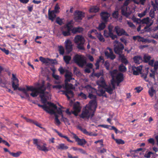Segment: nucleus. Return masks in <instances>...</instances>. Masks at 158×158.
Here are the masks:
<instances>
[{
  "instance_id": "nucleus-1",
  "label": "nucleus",
  "mask_w": 158,
  "mask_h": 158,
  "mask_svg": "<svg viewBox=\"0 0 158 158\" xmlns=\"http://www.w3.org/2000/svg\"><path fill=\"white\" fill-rule=\"evenodd\" d=\"M58 70L61 74H63L64 73H65V87L66 90L63 91L64 92L63 93L65 94L69 99L71 98L73 96V93L71 89H73L74 87L72 84L68 83V82H70L71 80H74V78L72 77L73 74L71 72L67 70H65L62 67L60 68Z\"/></svg>"
},
{
  "instance_id": "nucleus-2",
  "label": "nucleus",
  "mask_w": 158,
  "mask_h": 158,
  "mask_svg": "<svg viewBox=\"0 0 158 158\" xmlns=\"http://www.w3.org/2000/svg\"><path fill=\"white\" fill-rule=\"evenodd\" d=\"M12 76L13 77L12 86L14 90L18 89L19 90L22 91L24 94L27 98H29V95L27 92L28 91H30L32 92V93L30 94V95L33 97H36L37 96L38 92L35 87L31 86H26V89L24 88H19L18 80L15 77L14 74H13Z\"/></svg>"
},
{
  "instance_id": "nucleus-3",
  "label": "nucleus",
  "mask_w": 158,
  "mask_h": 158,
  "mask_svg": "<svg viewBox=\"0 0 158 158\" xmlns=\"http://www.w3.org/2000/svg\"><path fill=\"white\" fill-rule=\"evenodd\" d=\"M118 71L114 69L110 71V73L112 77L111 80V84L105 88L106 92L110 94L113 93V90L115 89V82H116L117 85H119V83L121 82L123 80V75L121 73H117Z\"/></svg>"
},
{
  "instance_id": "nucleus-4",
  "label": "nucleus",
  "mask_w": 158,
  "mask_h": 158,
  "mask_svg": "<svg viewBox=\"0 0 158 158\" xmlns=\"http://www.w3.org/2000/svg\"><path fill=\"white\" fill-rule=\"evenodd\" d=\"M97 107L96 101L91 100L83 109L81 114L80 115V117L87 119H88L89 118H92L94 115Z\"/></svg>"
},
{
  "instance_id": "nucleus-5",
  "label": "nucleus",
  "mask_w": 158,
  "mask_h": 158,
  "mask_svg": "<svg viewBox=\"0 0 158 158\" xmlns=\"http://www.w3.org/2000/svg\"><path fill=\"white\" fill-rule=\"evenodd\" d=\"M114 51L115 53L119 55V58L122 62L126 64L128 63V61L125 58L124 55L122 54L124 48L123 45L117 40L114 41Z\"/></svg>"
},
{
  "instance_id": "nucleus-6",
  "label": "nucleus",
  "mask_w": 158,
  "mask_h": 158,
  "mask_svg": "<svg viewBox=\"0 0 158 158\" xmlns=\"http://www.w3.org/2000/svg\"><path fill=\"white\" fill-rule=\"evenodd\" d=\"M36 88L38 92L37 95L40 94V96L42 102L44 104L46 103L47 102V98H49V96L50 97L51 96L48 92L45 91L46 88L44 86V83L43 82L40 86Z\"/></svg>"
},
{
  "instance_id": "nucleus-7",
  "label": "nucleus",
  "mask_w": 158,
  "mask_h": 158,
  "mask_svg": "<svg viewBox=\"0 0 158 158\" xmlns=\"http://www.w3.org/2000/svg\"><path fill=\"white\" fill-rule=\"evenodd\" d=\"M73 60L79 66L83 67L86 63L85 57L82 55H76L73 58Z\"/></svg>"
},
{
  "instance_id": "nucleus-8",
  "label": "nucleus",
  "mask_w": 158,
  "mask_h": 158,
  "mask_svg": "<svg viewBox=\"0 0 158 158\" xmlns=\"http://www.w3.org/2000/svg\"><path fill=\"white\" fill-rule=\"evenodd\" d=\"M74 43L77 45V47L79 49L84 50L83 44L85 42L84 38L81 35H77L74 39Z\"/></svg>"
},
{
  "instance_id": "nucleus-9",
  "label": "nucleus",
  "mask_w": 158,
  "mask_h": 158,
  "mask_svg": "<svg viewBox=\"0 0 158 158\" xmlns=\"http://www.w3.org/2000/svg\"><path fill=\"white\" fill-rule=\"evenodd\" d=\"M33 143L36 146V148L38 150L44 151L45 152L48 151V149L46 147L47 144L45 143H44L42 146L40 145L41 141L40 139H34Z\"/></svg>"
},
{
  "instance_id": "nucleus-10",
  "label": "nucleus",
  "mask_w": 158,
  "mask_h": 158,
  "mask_svg": "<svg viewBox=\"0 0 158 158\" xmlns=\"http://www.w3.org/2000/svg\"><path fill=\"white\" fill-rule=\"evenodd\" d=\"M72 27L71 25L67 24L62 28V34L64 36H67L70 35L71 31L72 32Z\"/></svg>"
},
{
  "instance_id": "nucleus-11",
  "label": "nucleus",
  "mask_w": 158,
  "mask_h": 158,
  "mask_svg": "<svg viewBox=\"0 0 158 158\" xmlns=\"http://www.w3.org/2000/svg\"><path fill=\"white\" fill-rule=\"evenodd\" d=\"M97 83L98 86L105 88L104 90L102 89L100 90L102 94H103L105 93V91H106L105 88L108 86H106L105 80L102 76L101 77L99 80L97 81Z\"/></svg>"
},
{
  "instance_id": "nucleus-12",
  "label": "nucleus",
  "mask_w": 158,
  "mask_h": 158,
  "mask_svg": "<svg viewBox=\"0 0 158 158\" xmlns=\"http://www.w3.org/2000/svg\"><path fill=\"white\" fill-rule=\"evenodd\" d=\"M64 44L66 51L67 53H69L73 50V45L72 42L70 40L67 39L65 41Z\"/></svg>"
},
{
  "instance_id": "nucleus-13",
  "label": "nucleus",
  "mask_w": 158,
  "mask_h": 158,
  "mask_svg": "<svg viewBox=\"0 0 158 158\" xmlns=\"http://www.w3.org/2000/svg\"><path fill=\"white\" fill-rule=\"evenodd\" d=\"M153 21L151 19H149V17L146 18L141 20L140 23L142 24H146L147 26L144 27L145 29H147L148 27L151 26L153 23Z\"/></svg>"
},
{
  "instance_id": "nucleus-14",
  "label": "nucleus",
  "mask_w": 158,
  "mask_h": 158,
  "mask_svg": "<svg viewBox=\"0 0 158 158\" xmlns=\"http://www.w3.org/2000/svg\"><path fill=\"white\" fill-rule=\"evenodd\" d=\"M109 51H106L105 52V56L107 58H109L111 60H113L115 58L116 56L113 53L112 49L109 48H107Z\"/></svg>"
},
{
  "instance_id": "nucleus-15",
  "label": "nucleus",
  "mask_w": 158,
  "mask_h": 158,
  "mask_svg": "<svg viewBox=\"0 0 158 158\" xmlns=\"http://www.w3.org/2000/svg\"><path fill=\"white\" fill-rule=\"evenodd\" d=\"M122 14L127 18H130L129 17L131 13V11L128 9L127 7L123 6L121 8Z\"/></svg>"
},
{
  "instance_id": "nucleus-16",
  "label": "nucleus",
  "mask_w": 158,
  "mask_h": 158,
  "mask_svg": "<svg viewBox=\"0 0 158 158\" xmlns=\"http://www.w3.org/2000/svg\"><path fill=\"white\" fill-rule=\"evenodd\" d=\"M114 30L116 32L117 35L119 36H121L123 35H128L127 33L119 27L118 26H116L114 28Z\"/></svg>"
},
{
  "instance_id": "nucleus-17",
  "label": "nucleus",
  "mask_w": 158,
  "mask_h": 158,
  "mask_svg": "<svg viewBox=\"0 0 158 158\" xmlns=\"http://www.w3.org/2000/svg\"><path fill=\"white\" fill-rule=\"evenodd\" d=\"M38 105L39 107H42L45 111L50 114L55 113V111L53 109H51L49 106H48L46 104L41 105L38 104Z\"/></svg>"
},
{
  "instance_id": "nucleus-18",
  "label": "nucleus",
  "mask_w": 158,
  "mask_h": 158,
  "mask_svg": "<svg viewBox=\"0 0 158 158\" xmlns=\"http://www.w3.org/2000/svg\"><path fill=\"white\" fill-rule=\"evenodd\" d=\"M73 137L75 139L77 143L79 145L82 146L85 145L86 143V141L85 139L79 138L75 134L73 135Z\"/></svg>"
},
{
  "instance_id": "nucleus-19",
  "label": "nucleus",
  "mask_w": 158,
  "mask_h": 158,
  "mask_svg": "<svg viewBox=\"0 0 158 158\" xmlns=\"http://www.w3.org/2000/svg\"><path fill=\"white\" fill-rule=\"evenodd\" d=\"M142 69V67L141 66L138 67H135L133 66L131 67V71L133 74L135 75H138L139 73H141V72Z\"/></svg>"
},
{
  "instance_id": "nucleus-20",
  "label": "nucleus",
  "mask_w": 158,
  "mask_h": 158,
  "mask_svg": "<svg viewBox=\"0 0 158 158\" xmlns=\"http://www.w3.org/2000/svg\"><path fill=\"white\" fill-rule=\"evenodd\" d=\"M84 17V13L79 11H76L75 14L74 19L76 21L81 20Z\"/></svg>"
},
{
  "instance_id": "nucleus-21",
  "label": "nucleus",
  "mask_w": 158,
  "mask_h": 158,
  "mask_svg": "<svg viewBox=\"0 0 158 158\" xmlns=\"http://www.w3.org/2000/svg\"><path fill=\"white\" fill-rule=\"evenodd\" d=\"M47 104L49 105L50 107H52L54 109V111L55 110H56V111L58 114L61 115L62 116V114H63L62 112L64 111L61 110L60 108H59L58 109H57V106L51 102H47Z\"/></svg>"
},
{
  "instance_id": "nucleus-22",
  "label": "nucleus",
  "mask_w": 158,
  "mask_h": 158,
  "mask_svg": "<svg viewBox=\"0 0 158 158\" xmlns=\"http://www.w3.org/2000/svg\"><path fill=\"white\" fill-rule=\"evenodd\" d=\"M101 16L102 20L105 22H106L110 15L106 12H102L101 14Z\"/></svg>"
},
{
  "instance_id": "nucleus-23",
  "label": "nucleus",
  "mask_w": 158,
  "mask_h": 158,
  "mask_svg": "<svg viewBox=\"0 0 158 158\" xmlns=\"http://www.w3.org/2000/svg\"><path fill=\"white\" fill-rule=\"evenodd\" d=\"M40 60L43 63L48 64L52 62L53 60L47 58H45L42 56H40L39 57Z\"/></svg>"
},
{
  "instance_id": "nucleus-24",
  "label": "nucleus",
  "mask_w": 158,
  "mask_h": 158,
  "mask_svg": "<svg viewBox=\"0 0 158 158\" xmlns=\"http://www.w3.org/2000/svg\"><path fill=\"white\" fill-rule=\"evenodd\" d=\"M73 109L74 110L73 111H75V113H76L75 115L77 116V113L80 111L81 109V107L80 106L79 102H77L74 105Z\"/></svg>"
},
{
  "instance_id": "nucleus-25",
  "label": "nucleus",
  "mask_w": 158,
  "mask_h": 158,
  "mask_svg": "<svg viewBox=\"0 0 158 158\" xmlns=\"http://www.w3.org/2000/svg\"><path fill=\"white\" fill-rule=\"evenodd\" d=\"M50 9H49L48 11L49 19L52 21H53L56 17V15L55 14L56 13L54 12V11L52 10L50 11Z\"/></svg>"
},
{
  "instance_id": "nucleus-26",
  "label": "nucleus",
  "mask_w": 158,
  "mask_h": 158,
  "mask_svg": "<svg viewBox=\"0 0 158 158\" xmlns=\"http://www.w3.org/2000/svg\"><path fill=\"white\" fill-rule=\"evenodd\" d=\"M85 88L88 92L89 94L92 93L96 91V90L92 88L90 85H88L85 87Z\"/></svg>"
},
{
  "instance_id": "nucleus-27",
  "label": "nucleus",
  "mask_w": 158,
  "mask_h": 158,
  "mask_svg": "<svg viewBox=\"0 0 158 158\" xmlns=\"http://www.w3.org/2000/svg\"><path fill=\"white\" fill-rule=\"evenodd\" d=\"M97 30H96L93 29L89 31L88 32V37L92 39H95V37L92 35H94L96 34Z\"/></svg>"
},
{
  "instance_id": "nucleus-28",
  "label": "nucleus",
  "mask_w": 158,
  "mask_h": 158,
  "mask_svg": "<svg viewBox=\"0 0 158 158\" xmlns=\"http://www.w3.org/2000/svg\"><path fill=\"white\" fill-rule=\"evenodd\" d=\"M99 10V8L97 6H93L90 7L89 11L90 12L96 13Z\"/></svg>"
},
{
  "instance_id": "nucleus-29",
  "label": "nucleus",
  "mask_w": 158,
  "mask_h": 158,
  "mask_svg": "<svg viewBox=\"0 0 158 158\" xmlns=\"http://www.w3.org/2000/svg\"><path fill=\"white\" fill-rule=\"evenodd\" d=\"M142 58L140 56H135L134 58V62L137 64H139L142 61Z\"/></svg>"
},
{
  "instance_id": "nucleus-30",
  "label": "nucleus",
  "mask_w": 158,
  "mask_h": 158,
  "mask_svg": "<svg viewBox=\"0 0 158 158\" xmlns=\"http://www.w3.org/2000/svg\"><path fill=\"white\" fill-rule=\"evenodd\" d=\"M83 30V29L82 27H77L74 28L72 30V32L75 34L77 33H80Z\"/></svg>"
},
{
  "instance_id": "nucleus-31",
  "label": "nucleus",
  "mask_w": 158,
  "mask_h": 158,
  "mask_svg": "<svg viewBox=\"0 0 158 158\" xmlns=\"http://www.w3.org/2000/svg\"><path fill=\"white\" fill-rule=\"evenodd\" d=\"M57 149L60 150H66L68 148V146L65 145L63 143H61L59 144L58 146H56Z\"/></svg>"
},
{
  "instance_id": "nucleus-32",
  "label": "nucleus",
  "mask_w": 158,
  "mask_h": 158,
  "mask_svg": "<svg viewBox=\"0 0 158 158\" xmlns=\"http://www.w3.org/2000/svg\"><path fill=\"white\" fill-rule=\"evenodd\" d=\"M71 59V57L69 56H64L63 57V59L67 64H68L69 63Z\"/></svg>"
},
{
  "instance_id": "nucleus-33",
  "label": "nucleus",
  "mask_w": 158,
  "mask_h": 158,
  "mask_svg": "<svg viewBox=\"0 0 158 158\" xmlns=\"http://www.w3.org/2000/svg\"><path fill=\"white\" fill-rule=\"evenodd\" d=\"M96 35L99 40L101 42H104L105 41L103 36L101 34V33H98L97 32Z\"/></svg>"
},
{
  "instance_id": "nucleus-34",
  "label": "nucleus",
  "mask_w": 158,
  "mask_h": 158,
  "mask_svg": "<svg viewBox=\"0 0 158 158\" xmlns=\"http://www.w3.org/2000/svg\"><path fill=\"white\" fill-rule=\"evenodd\" d=\"M22 153V152L20 151H19L16 153L10 152V154L13 156V157H18L20 156V154Z\"/></svg>"
},
{
  "instance_id": "nucleus-35",
  "label": "nucleus",
  "mask_w": 158,
  "mask_h": 158,
  "mask_svg": "<svg viewBox=\"0 0 158 158\" xmlns=\"http://www.w3.org/2000/svg\"><path fill=\"white\" fill-rule=\"evenodd\" d=\"M61 121H63L65 124L70 125L69 120L64 117L63 115L62 114Z\"/></svg>"
},
{
  "instance_id": "nucleus-36",
  "label": "nucleus",
  "mask_w": 158,
  "mask_h": 158,
  "mask_svg": "<svg viewBox=\"0 0 158 158\" xmlns=\"http://www.w3.org/2000/svg\"><path fill=\"white\" fill-rule=\"evenodd\" d=\"M151 57L148 54H145L143 56V60L145 62H148L150 60Z\"/></svg>"
},
{
  "instance_id": "nucleus-37",
  "label": "nucleus",
  "mask_w": 158,
  "mask_h": 158,
  "mask_svg": "<svg viewBox=\"0 0 158 158\" xmlns=\"http://www.w3.org/2000/svg\"><path fill=\"white\" fill-rule=\"evenodd\" d=\"M58 48V50L60 54L63 55L64 53V48L63 46H59Z\"/></svg>"
},
{
  "instance_id": "nucleus-38",
  "label": "nucleus",
  "mask_w": 158,
  "mask_h": 158,
  "mask_svg": "<svg viewBox=\"0 0 158 158\" xmlns=\"http://www.w3.org/2000/svg\"><path fill=\"white\" fill-rule=\"evenodd\" d=\"M119 69L120 71L122 72H125L127 70L126 68L123 64H121L119 66Z\"/></svg>"
},
{
  "instance_id": "nucleus-39",
  "label": "nucleus",
  "mask_w": 158,
  "mask_h": 158,
  "mask_svg": "<svg viewBox=\"0 0 158 158\" xmlns=\"http://www.w3.org/2000/svg\"><path fill=\"white\" fill-rule=\"evenodd\" d=\"M133 38L135 41L137 40L138 41H144L143 38L139 36H134Z\"/></svg>"
},
{
  "instance_id": "nucleus-40",
  "label": "nucleus",
  "mask_w": 158,
  "mask_h": 158,
  "mask_svg": "<svg viewBox=\"0 0 158 158\" xmlns=\"http://www.w3.org/2000/svg\"><path fill=\"white\" fill-rule=\"evenodd\" d=\"M102 147H99L97 149L98 152L101 153H103L106 152V150L104 148H102Z\"/></svg>"
},
{
  "instance_id": "nucleus-41",
  "label": "nucleus",
  "mask_w": 158,
  "mask_h": 158,
  "mask_svg": "<svg viewBox=\"0 0 158 158\" xmlns=\"http://www.w3.org/2000/svg\"><path fill=\"white\" fill-rule=\"evenodd\" d=\"M147 11V9H146V10L144 11L143 12L139 13L138 15V16L140 18L143 17L146 14Z\"/></svg>"
},
{
  "instance_id": "nucleus-42",
  "label": "nucleus",
  "mask_w": 158,
  "mask_h": 158,
  "mask_svg": "<svg viewBox=\"0 0 158 158\" xmlns=\"http://www.w3.org/2000/svg\"><path fill=\"white\" fill-rule=\"evenodd\" d=\"M152 5L153 7V10H154L155 11L158 10V3L156 1L155 2V3L152 2Z\"/></svg>"
},
{
  "instance_id": "nucleus-43",
  "label": "nucleus",
  "mask_w": 158,
  "mask_h": 158,
  "mask_svg": "<svg viewBox=\"0 0 158 158\" xmlns=\"http://www.w3.org/2000/svg\"><path fill=\"white\" fill-rule=\"evenodd\" d=\"M114 140L118 144H123L125 143L124 141L121 139H114Z\"/></svg>"
},
{
  "instance_id": "nucleus-44",
  "label": "nucleus",
  "mask_w": 158,
  "mask_h": 158,
  "mask_svg": "<svg viewBox=\"0 0 158 158\" xmlns=\"http://www.w3.org/2000/svg\"><path fill=\"white\" fill-rule=\"evenodd\" d=\"M56 22L57 24L60 25H61L63 24L62 20L59 17L57 18Z\"/></svg>"
},
{
  "instance_id": "nucleus-45",
  "label": "nucleus",
  "mask_w": 158,
  "mask_h": 158,
  "mask_svg": "<svg viewBox=\"0 0 158 158\" xmlns=\"http://www.w3.org/2000/svg\"><path fill=\"white\" fill-rule=\"evenodd\" d=\"M105 24L102 23L99 25L98 29L99 30H102L105 28Z\"/></svg>"
},
{
  "instance_id": "nucleus-46",
  "label": "nucleus",
  "mask_w": 158,
  "mask_h": 158,
  "mask_svg": "<svg viewBox=\"0 0 158 158\" xmlns=\"http://www.w3.org/2000/svg\"><path fill=\"white\" fill-rule=\"evenodd\" d=\"M60 7H59L58 4H57L55 6L54 10H53L56 13H59V9Z\"/></svg>"
},
{
  "instance_id": "nucleus-47",
  "label": "nucleus",
  "mask_w": 158,
  "mask_h": 158,
  "mask_svg": "<svg viewBox=\"0 0 158 158\" xmlns=\"http://www.w3.org/2000/svg\"><path fill=\"white\" fill-rule=\"evenodd\" d=\"M94 143L95 144H97L98 143H99L100 145L101 146L100 147H102L104 146V144H103V140L102 139H101L100 140H98L97 141H96L94 142Z\"/></svg>"
},
{
  "instance_id": "nucleus-48",
  "label": "nucleus",
  "mask_w": 158,
  "mask_h": 158,
  "mask_svg": "<svg viewBox=\"0 0 158 158\" xmlns=\"http://www.w3.org/2000/svg\"><path fill=\"white\" fill-rule=\"evenodd\" d=\"M65 112L69 115H70L72 114H73L75 115H76V113H75V111H69V109H67L65 111Z\"/></svg>"
},
{
  "instance_id": "nucleus-49",
  "label": "nucleus",
  "mask_w": 158,
  "mask_h": 158,
  "mask_svg": "<svg viewBox=\"0 0 158 158\" xmlns=\"http://www.w3.org/2000/svg\"><path fill=\"white\" fill-rule=\"evenodd\" d=\"M155 91L153 89V88H151L149 90L148 92L150 95L151 97H152L154 95V93Z\"/></svg>"
},
{
  "instance_id": "nucleus-50",
  "label": "nucleus",
  "mask_w": 158,
  "mask_h": 158,
  "mask_svg": "<svg viewBox=\"0 0 158 158\" xmlns=\"http://www.w3.org/2000/svg\"><path fill=\"white\" fill-rule=\"evenodd\" d=\"M132 19L134 22H136L137 23H140L141 19L136 18L134 17H133Z\"/></svg>"
},
{
  "instance_id": "nucleus-51",
  "label": "nucleus",
  "mask_w": 158,
  "mask_h": 158,
  "mask_svg": "<svg viewBox=\"0 0 158 158\" xmlns=\"http://www.w3.org/2000/svg\"><path fill=\"white\" fill-rule=\"evenodd\" d=\"M154 11H155V10H154L151 9L149 15L152 19H153L154 17Z\"/></svg>"
},
{
  "instance_id": "nucleus-52",
  "label": "nucleus",
  "mask_w": 158,
  "mask_h": 158,
  "mask_svg": "<svg viewBox=\"0 0 158 158\" xmlns=\"http://www.w3.org/2000/svg\"><path fill=\"white\" fill-rule=\"evenodd\" d=\"M127 23L129 26L131 27L133 29L135 28V25L131 22L127 21Z\"/></svg>"
},
{
  "instance_id": "nucleus-53",
  "label": "nucleus",
  "mask_w": 158,
  "mask_h": 158,
  "mask_svg": "<svg viewBox=\"0 0 158 158\" xmlns=\"http://www.w3.org/2000/svg\"><path fill=\"white\" fill-rule=\"evenodd\" d=\"M78 96L84 99H86V95L82 92H81L79 94Z\"/></svg>"
},
{
  "instance_id": "nucleus-54",
  "label": "nucleus",
  "mask_w": 158,
  "mask_h": 158,
  "mask_svg": "<svg viewBox=\"0 0 158 158\" xmlns=\"http://www.w3.org/2000/svg\"><path fill=\"white\" fill-rule=\"evenodd\" d=\"M0 49L6 55H8L9 54V51L8 50L6 49L5 48H0Z\"/></svg>"
},
{
  "instance_id": "nucleus-55",
  "label": "nucleus",
  "mask_w": 158,
  "mask_h": 158,
  "mask_svg": "<svg viewBox=\"0 0 158 158\" xmlns=\"http://www.w3.org/2000/svg\"><path fill=\"white\" fill-rule=\"evenodd\" d=\"M88 97L90 99H94V100L96 101V100L95 99L96 98V96L95 95L93 94H89Z\"/></svg>"
},
{
  "instance_id": "nucleus-56",
  "label": "nucleus",
  "mask_w": 158,
  "mask_h": 158,
  "mask_svg": "<svg viewBox=\"0 0 158 158\" xmlns=\"http://www.w3.org/2000/svg\"><path fill=\"white\" fill-rule=\"evenodd\" d=\"M62 85H53L52 86L53 88H56V89H60L62 87Z\"/></svg>"
},
{
  "instance_id": "nucleus-57",
  "label": "nucleus",
  "mask_w": 158,
  "mask_h": 158,
  "mask_svg": "<svg viewBox=\"0 0 158 158\" xmlns=\"http://www.w3.org/2000/svg\"><path fill=\"white\" fill-rule=\"evenodd\" d=\"M113 26L111 25L108 26V29L109 30V31L110 32V33L113 32Z\"/></svg>"
},
{
  "instance_id": "nucleus-58",
  "label": "nucleus",
  "mask_w": 158,
  "mask_h": 158,
  "mask_svg": "<svg viewBox=\"0 0 158 158\" xmlns=\"http://www.w3.org/2000/svg\"><path fill=\"white\" fill-rule=\"evenodd\" d=\"M155 73L154 71H153L152 73H150L149 74V76L153 78L154 80L156 79L155 77Z\"/></svg>"
},
{
  "instance_id": "nucleus-59",
  "label": "nucleus",
  "mask_w": 158,
  "mask_h": 158,
  "mask_svg": "<svg viewBox=\"0 0 158 158\" xmlns=\"http://www.w3.org/2000/svg\"><path fill=\"white\" fill-rule=\"evenodd\" d=\"M148 141L149 143L152 144L153 145L154 144V140L153 138H150L148 140Z\"/></svg>"
},
{
  "instance_id": "nucleus-60",
  "label": "nucleus",
  "mask_w": 158,
  "mask_h": 158,
  "mask_svg": "<svg viewBox=\"0 0 158 158\" xmlns=\"http://www.w3.org/2000/svg\"><path fill=\"white\" fill-rule=\"evenodd\" d=\"M104 35L106 37H108L110 36V32L109 31L108 32L107 31H104Z\"/></svg>"
},
{
  "instance_id": "nucleus-61",
  "label": "nucleus",
  "mask_w": 158,
  "mask_h": 158,
  "mask_svg": "<svg viewBox=\"0 0 158 158\" xmlns=\"http://www.w3.org/2000/svg\"><path fill=\"white\" fill-rule=\"evenodd\" d=\"M112 15L113 17L115 18H118V11H115L112 14Z\"/></svg>"
},
{
  "instance_id": "nucleus-62",
  "label": "nucleus",
  "mask_w": 158,
  "mask_h": 158,
  "mask_svg": "<svg viewBox=\"0 0 158 158\" xmlns=\"http://www.w3.org/2000/svg\"><path fill=\"white\" fill-rule=\"evenodd\" d=\"M109 37H110L112 40H114L117 37V36L113 34V32L110 33Z\"/></svg>"
},
{
  "instance_id": "nucleus-63",
  "label": "nucleus",
  "mask_w": 158,
  "mask_h": 158,
  "mask_svg": "<svg viewBox=\"0 0 158 158\" xmlns=\"http://www.w3.org/2000/svg\"><path fill=\"white\" fill-rule=\"evenodd\" d=\"M104 65L106 69L108 70L109 69V64L107 62H105L104 64Z\"/></svg>"
},
{
  "instance_id": "nucleus-64",
  "label": "nucleus",
  "mask_w": 158,
  "mask_h": 158,
  "mask_svg": "<svg viewBox=\"0 0 158 158\" xmlns=\"http://www.w3.org/2000/svg\"><path fill=\"white\" fill-rule=\"evenodd\" d=\"M79 151L83 154L87 155V153H86V152L82 148H79Z\"/></svg>"
}]
</instances>
